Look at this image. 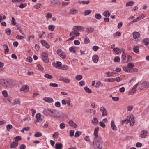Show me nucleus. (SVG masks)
I'll return each mask as SVG.
<instances>
[{
  "instance_id": "nucleus-3",
  "label": "nucleus",
  "mask_w": 149,
  "mask_h": 149,
  "mask_svg": "<svg viewBox=\"0 0 149 149\" xmlns=\"http://www.w3.org/2000/svg\"><path fill=\"white\" fill-rule=\"evenodd\" d=\"M54 116L58 118H62L64 117V114L61 111L54 110Z\"/></svg>"
},
{
  "instance_id": "nucleus-26",
  "label": "nucleus",
  "mask_w": 149,
  "mask_h": 149,
  "mask_svg": "<svg viewBox=\"0 0 149 149\" xmlns=\"http://www.w3.org/2000/svg\"><path fill=\"white\" fill-rule=\"evenodd\" d=\"M70 125L74 128H76L77 127V125L72 121L70 120L69 122Z\"/></svg>"
},
{
  "instance_id": "nucleus-41",
  "label": "nucleus",
  "mask_w": 149,
  "mask_h": 149,
  "mask_svg": "<svg viewBox=\"0 0 149 149\" xmlns=\"http://www.w3.org/2000/svg\"><path fill=\"white\" fill-rule=\"evenodd\" d=\"M85 91L88 93H92L91 90L88 88L87 87H86L84 88Z\"/></svg>"
},
{
  "instance_id": "nucleus-22",
  "label": "nucleus",
  "mask_w": 149,
  "mask_h": 149,
  "mask_svg": "<svg viewBox=\"0 0 149 149\" xmlns=\"http://www.w3.org/2000/svg\"><path fill=\"white\" fill-rule=\"evenodd\" d=\"M59 3V0H53L51 1L50 4L51 6L53 7L55 6Z\"/></svg>"
},
{
  "instance_id": "nucleus-36",
  "label": "nucleus",
  "mask_w": 149,
  "mask_h": 149,
  "mask_svg": "<svg viewBox=\"0 0 149 149\" xmlns=\"http://www.w3.org/2000/svg\"><path fill=\"white\" fill-rule=\"evenodd\" d=\"M134 3V1H130L127 2L126 4V6H132Z\"/></svg>"
},
{
  "instance_id": "nucleus-47",
  "label": "nucleus",
  "mask_w": 149,
  "mask_h": 149,
  "mask_svg": "<svg viewBox=\"0 0 149 149\" xmlns=\"http://www.w3.org/2000/svg\"><path fill=\"white\" fill-rule=\"evenodd\" d=\"M5 32L6 34L8 35L10 34L11 31L10 28H7L5 30Z\"/></svg>"
},
{
  "instance_id": "nucleus-34",
  "label": "nucleus",
  "mask_w": 149,
  "mask_h": 149,
  "mask_svg": "<svg viewBox=\"0 0 149 149\" xmlns=\"http://www.w3.org/2000/svg\"><path fill=\"white\" fill-rule=\"evenodd\" d=\"M103 15L105 17H109L110 15V14L109 11L106 10L103 13Z\"/></svg>"
},
{
  "instance_id": "nucleus-10",
  "label": "nucleus",
  "mask_w": 149,
  "mask_h": 149,
  "mask_svg": "<svg viewBox=\"0 0 149 149\" xmlns=\"http://www.w3.org/2000/svg\"><path fill=\"white\" fill-rule=\"evenodd\" d=\"M60 81H63L65 83H69L70 81V80L67 78L63 77H61L59 79Z\"/></svg>"
},
{
  "instance_id": "nucleus-8",
  "label": "nucleus",
  "mask_w": 149,
  "mask_h": 149,
  "mask_svg": "<svg viewBox=\"0 0 149 149\" xmlns=\"http://www.w3.org/2000/svg\"><path fill=\"white\" fill-rule=\"evenodd\" d=\"M57 54L62 58L64 59L66 58V55L63 51L61 49H58L57 51Z\"/></svg>"
},
{
  "instance_id": "nucleus-35",
  "label": "nucleus",
  "mask_w": 149,
  "mask_h": 149,
  "mask_svg": "<svg viewBox=\"0 0 149 149\" xmlns=\"http://www.w3.org/2000/svg\"><path fill=\"white\" fill-rule=\"evenodd\" d=\"M87 32L88 33H91L94 30V29L93 28L90 27L86 29Z\"/></svg>"
},
{
  "instance_id": "nucleus-19",
  "label": "nucleus",
  "mask_w": 149,
  "mask_h": 149,
  "mask_svg": "<svg viewBox=\"0 0 149 149\" xmlns=\"http://www.w3.org/2000/svg\"><path fill=\"white\" fill-rule=\"evenodd\" d=\"M111 127L112 129L114 131L117 130V127L116 126L114 120H112L111 123Z\"/></svg>"
},
{
  "instance_id": "nucleus-14",
  "label": "nucleus",
  "mask_w": 149,
  "mask_h": 149,
  "mask_svg": "<svg viewBox=\"0 0 149 149\" xmlns=\"http://www.w3.org/2000/svg\"><path fill=\"white\" fill-rule=\"evenodd\" d=\"M20 100L19 98L15 99L13 100V102L12 104L13 105H20Z\"/></svg>"
},
{
  "instance_id": "nucleus-55",
  "label": "nucleus",
  "mask_w": 149,
  "mask_h": 149,
  "mask_svg": "<svg viewBox=\"0 0 149 149\" xmlns=\"http://www.w3.org/2000/svg\"><path fill=\"white\" fill-rule=\"evenodd\" d=\"M55 28V26L53 25H50L48 26L49 29L52 31H53Z\"/></svg>"
},
{
  "instance_id": "nucleus-30",
  "label": "nucleus",
  "mask_w": 149,
  "mask_h": 149,
  "mask_svg": "<svg viewBox=\"0 0 149 149\" xmlns=\"http://www.w3.org/2000/svg\"><path fill=\"white\" fill-rule=\"evenodd\" d=\"M136 91V90L132 88V89L130 91H129L128 92V95H132L133 94H135Z\"/></svg>"
},
{
  "instance_id": "nucleus-31",
  "label": "nucleus",
  "mask_w": 149,
  "mask_h": 149,
  "mask_svg": "<svg viewBox=\"0 0 149 149\" xmlns=\"http://www.w3.org/2000/svg\"><path fill=\"white\" fill-rule=\"evenodd\" d=\"M142 42H143L146 45H148L149 44V38H145L142 40Z\"/></svg>"
},
{
  "instance_id": "nucleus-64",
  "label": "nucleus",
  "mask_w": 149,
  "mask_h": 149,
  "mask_svg": "<svg viewBox=\"0 0 149 149\" xmlns=\"http://www.w3.org/2000/svg\"><path fill=\"white\" fill-rule=\"evenodd\" d=\"M53 34L52 33H49L47 35V38L50 40L53 38Z\"/></svg>"
},
{
  "instance_id": "nucleus-39",
  "label": "nucleus",
  "mask_w": 149,
  "mask_h": 149,
  "mask_svg": "<svg viewBox=\"0 0 149 149\" xmlns=\"http://www.w3.org/2000/svg\"><path fill=\"white\" fill-rule=\"evenodd\" d=\"M82 76L81 75H78L76 76V79L78 80L79 81L82 79Z\"/></svg>"
},
{
  "instance_id": "nucleus-37",
  "label": "nucleus",
  "mask_w": 149,
  "mask_h": 149,
  "mask_svg": "<svg viewBox=\"0 0 149 149\" xmlns=\"http://www.w3.org/2000/svg\"><path fill=\"white\" fill-rule=\"evenodd\" d=\"M105 74L107 75L106 77H107L113 76L114 74V73L112 72H106Z\"/></svg>"
},
{
  "instance_id": "nucleus-25",
  "label": "nucleus",
  "mask_w": 149,
  "mask_h": 149,
  "mask_svg": "<svg viewBox=\"0 0 149 149\" xmlns=\"http://www.w3.org/2000/svg\"><path fill=\"white\" fill-rule=\"evenodd\" d=\"M113 50L115 53L117 54H120L121 53V51L120 49L117 47L114 48Z\"/></svg>"
},
{
  "instance_id": "nucleus-16",
  "label": "nucleus",
  "mask_w": 149,
  "mask_h": 149,
  "mask_svg": "<svg viewBox=\"0 0 149 149\" xmlns=\"http://www.w3.org/2000/svg\"><path fill=\"white\" fill-rule=\"evenodd\" d=\"M41 43L47 48H49L50 46L48 43L45 40H42L40 41Z\"/></svg>"
},
{
  "instance_id": "nucleus-54",
  "label": "nucleus",
  "mask_w": 149,
  "mask_h": 149,
  "mask_svg": "<svg viewBox=\"0 0 149 149\" xmlns=\"http://www.w3.org/2000/svg\"><path fill=\"white\" fill-rule=\"evenodd\" d=\"M42 58L47 57L48 56V54L46 52H44L42 53Z\"/></svg>"
},
{
  "instance_id": "nucleus-33",
  "label": "nucleus",
  "mask_w": 149,
  "mask_h": 149,
  "mask_svg": "<svg viewBox=\"0 0 149 149\" xmlns=\"http://www.w3.org/2000/svg\"><path fill=\"white\" fill-rule=\"evenodd\" d=\"M133 51L136 53H137L139 51V47L137 46H135L133 48Z\"/></svg>"
},
{
  "instance_id": "nucleus-28",
  "label": "nucleus",
  "mask_w": 149,
  "mask_h": 149,
  "mask_svg": "<svg viewBox=\"0 0 149 149\" xmlns=\"http://www.w3.org/2000/svg\"><path fill=\"white\" fill-rule=\"evenodd\" d=\"M78 12L77 10L75 8H72L70 10L69 13L70 14H74Z\"/></svg>"
},
{
  "instance_id": "nucleus-45",
  "label": "nucleus",
  "mask_w": 149,
  "mask_h": 149,
  "mask_svg": "<svg viewBox=\"0 0 149 149\" xmlns=\"http://www.w3.org/2000/svg\"><path fill=\"white\" fill-rule=\"evenodd\" d=\"M121 35V33L120 32L118 31L115 33L113 34L114 37H116V36H120Z\"/></svg>"
},
{
  "instance_id": "nucleus-11",
  "label": "nucleus",
  "mask_w": 149,
  "mask_h": 149,
  "mask_svg": "<svg viewBox=\"0 0 149 149\" xmlns=\"http://www.w3.org/2000/svg\"><path fill=\"white\" fill-rule=\"evenodd\" d=\"M148 132L146 130H143L141 132L140 136L141 138H145L147 136Z\"/></svg>"
},
{
  "instance_id": "nucleus-7",
  "label": "nucleus",
  "mask_w": 149,
  "mask_h": 149,
  "mask_svg": "<svg viewBox=\"0 0 149 149\" xmlns=\"http://www.w3.org/2000/svg\"><path fill=\"white\" fill-rule=\"evenodd\" d=\"M141 87L140 88L141 90H145L149 87V85L148 82H144L140 84Z\"/></svg>"
},
{
  "instance_id": "nucleus-5",
  "label": "nucleus",
  "mask_w": 149,
  "mask_h": 149,
  "mask_svg": "<svg viewBox=\"0 0 149 149\" xmlns=\"http://www.w3.org/2000/svg\"><path fill=\"white\" fill-rule=\"evenodd\" d=\"M126 120L127 123H129L130 122V125L131 126H133L134 124V116L132 114L127 117Z\"/></svg>"
},
{
  "instance_id": "nucleus-57",
  "label": "nucleus",
  "mask_w": 149,
  "mask_h": 149,
  "mask_svg": "<svg viewBox=\"0 0 149 149\" xmlns=\"http://www.w3.org/2000/svg\"><path fill=\"white\" fill-rule=\"evenodd\" d=\"M123 69L124 71L127 72H130V69L129 68H128V67H124L123 68Z\"/></svg>"
},
{
  "instance_id": "nucleus-20",
  "label": "nucleus",
  "mask_w": 149,
  "mask_h": 149,
  "mask_svg": "<svg viewBox=\"0 0 149 149\" xmlns=\"http://www.w3.org/2000/svg\"><path fill=\"white\" fill-rule=\"evenodd\" d=\"M2 46L4 50V53L5 54H7L8 53L9 51V49L8 46L5 44H3Z\"/></svg>"
},
{
  "instance_id": "nucleus-48",
  "label": "nucleus",
  "mask_w": 149,
  "mask_h": 149,
  "mask_svg": "<svg viewBox=\"0 0 149 149\" xmlns=\"http://www.w3.org/2000/svg\"><path fill=\"white\" fill-rule=\"evenodd\" d=\"M42 135V133L39 132H36L34 135V136L35 137H38L41 136Z\"/></svg>"
},
{
  "instance_id": "nucleus-32",
  "label": "nucleus",
  "mask_w": 149,
  "mask_h": 149,
  "mask_svg": "<svg viewBox=\"0 0 149 149\" xmlns=\"http://www.w3.org/2000/svg\"><path fill=\"white\" fill-rule=\"evenodd\" d=\"M105 81H107L108 82H113L115 81V78H109L105 79L104 80Z\"/></svg>"
},
{
  "instance_id": "nucleus-18",
  "label": "nucleus",
  "mask_w": 149,
  "mask_h": 149,
  "mask_svg": "<svg viewBox=\"0 0 149 149\" xmlns=\"http://www.w3.org/2000/svg\"><path fill=\"white\" fill-rule=\"evenodd\" d=\"M92 60L94 63H97L99 60V57L97 55H95L92 57Z\"/></svg>"
},
{
  "instance_id": "nucleus-24",
  "label": "nucleus",
  "mask_w": 149,
  "mask_h": 149,
  "mask_svg": "<svg viewBox=\"0 0 149 149\" xmlns=\"http://www.w3.org/2000/svg\"><path fill=\"white\" fill-rule=\"evenodd\" d=\"M133 38L134 39L139 38L140 36L139 33L137 32H134L133 33Z\"/></svg>"
},
{
  "instance_id": "nucleus-63",
  "label": "nucleus",
  "mask_w": 149,
  "mask_h": 149,
  "mask_svg": "<svg viewBox=\"0 0 149 149\" xmlns=\"http://www.w3.org/2000/svg\"><path fill=\"white\" fill-rule=\"evenodd\" d=\"M127 66L129 68H131L134 67L133 64L132 63H130L128 64Z\"/></svg>"
},
{
  "instance_id": "nucleus-60",
  "label": "nucleus",
  "mask_w": 149,
  "mask_h": 149,
  "mask_svg": "<svg viewBox=\"0 0 149 149\" xmlns=\"http://www.w3.org/2000/svg\"><path fill=\"white\" fill-rule=\"evenodd\" d=\"M59 135V133L57 132H55L53 135V136L55 138H57Z\"/></svg>"
},
{
  "instance_id": "nucleus-46",
  "label": "nucleus",
  "mask_w": 149,
  "mask_h": 149,
  "mask_svg": "<svg viewBox=\"0 0 149 149\" xmlns=\"http://www.w3.org/2000/svg\"><path fill=\"white\" fill-rule=\"evenodd\" d=\"M44 76L45 77L49 79H51L53 77L52 76L48 74H45Z\"/></svg>"
},
{
  "instance_id": "nucleus-4",
  "label": "nucleus",
  "mask_w": 149,
  "mask_h": 149,
  "mask_svg": "<svg viewBox=\"0 0 149 149\" xmlns=\"http://www.w3.org/2000/svg\"><path fill=\"white\" fill-rule=\"evenodd\" d=\"M54 112V110L49 109H45L43 111V113L45 115L49 116H52Z\"/></svg>"
},
{
  "instance_id": "nucleus-62",
  "label": "nucleus",
  "mask_w": 149,
  "mask_h": 149,
  "mask_svg": "<svg viewBox=\"0 0 149 149\" xmlns=\"http://www.w3.org/2000/svg\"><path fill=\"white\" fill-rule=\"evenodd\" d=\"M65 127V124L64 123H61L60 125V127L61 129H63Z\"/></svg>"
},
{
  "instance_id": "nucleus-42",
  "label": "nucleus",
  "mask_w": 149,
  "mask_h": 149,
  "mask_svg": "<svg viewBox=\"0 0 149 149\" xmlns=\"http://www.w3.org/2000/svg\"><path fill=\"white\" fill-rule=\"evenodd\" d=\"M41 6V4L40 3H38L35 5L34 7L36 9H38Z\"/></svg>"
},
{
  "instance_id": "nucleus-17",
  "label": "nucleus",
  "mask_w": 149,
  "mask_h": 149,
  "mask_svg": "<svg viewBox=\"0 0 149 149\" xmlns=\"http://www.w3.org/2000/svg\"><path fill=\"white\" fill-rule=\"evenodd\" d=\"M43 100L45 102L48 103H52L54 101L52 98L49 97H45L43 98Z\"/></svg>"
},
{
  "instance_id": "nucleus-21",
  "label": "nucleus",
  "mask_w": 149,
  "mask_h": 149,
  "mask_svg": "<svg viewBox=\"0 0 149 149\" xmlns=\"http://www.w3.org/2000/svg\"><path fill=\"white\" fill-rule=\"evenodd\" d=\"M91 123L94 125L96 126L98 124V120L97 118H94L91 121Z\"/></svg>"
},
{
  "instance_id": "nucleus-50",
  "label": "nucleus",
  "mask_w": 149,
  "mask_h": 149,
  "mask_svg": "<svg viewBox=\"0 0 149 149\" xmlns=\"http://www.w3.org/2000/svg\"><path fill=\"white\" fill-rule=\"evenodd\" d=\"M81 134V132L77 131L76 132L74 136L76 137H77Z\"/></svg>"
},
{
  "instance_id": "nucleus-58",
  "label": "nucleus",
  "mask_w": 149,
  "mask_h": 149,
  "mask_svg": "<svg viewBox=\"0 0 149 149\" xmlns=\"http://www.w3.org/2000/svg\"><path fill=\"white\" fill-rule=\"evenodd\" d=\"M6 128L8 131H9L10 130V129L13 128V126L11 124H8L6 125Z\"/></svg>"
},
{
  "instance_id": "nucleus-44",
  "label": "nucleus",
  "mask_w": 149,
  "mask_h": 149,
  "mask_svg": "<svg viewBox=\"0 0 149 149\" xmlns=\"http://www.w3.org/2000/svg\"><path fill=\"white\" fill-rule=\"evenodd\" d=\"M95 17L96 19L99 20L102 17L101 15L98 13L95 14Z\"/></svg>"
},
{
  "instance_id": "nucleus-6",
  "label": "nucleus",
  "mask_w": 149,
  "mask_h": 149,
  "mask_svg": "<svg viewBox=\"0 0 149 149\" xmlns=\"http://www.w3.org/2000/svg\"><path fill=\"white\" fill-rule=\"evenodd\" d=\"M84 29V27L82 26H76L73 27L72 30L77 32H79L83 31Z\"/></svg>"
},
{
  "instance_id": "nucleus-49",
  "label": "nucleus",
  "mask_w": 149,
  "mask_h": 149,
  "mask_svg": "<svg viewBox=\"0 0 149 149\" xmlns=\"http://www.w3.org/2000/svg\"><path fill=\"white\" fill-rule=\"evenodd\" d=\"M11 24L13 25H15L16 24V22L15 19L14 17H12Z\"/></svg>"
},
{
  "instance_id": "nucleus-1",
  "label": "nucleus",
  "mask_w": 149,
  "mask_h": 149,
  "mask_svg": "<svg viewBox=\"0 0 149 149\" xmlns=\"http://www.w3.org/2000/svg\"><path fill=\"white\" fill-rule=\"evenodd\" d=\"M103 142V140L101 137H99L97 138H94L93 141V144L95 149H102L100 147V144Z\"/></svg>"
},
{
  "instance_id": "nucleus-15",
  "label": "nucleus",
  "mask_w": 149,
  "mask_h": 149,
  "mask_svg": "<svg viewBox=\"0 0 149 149\" xmlns=\"http://www.w3.org/2000/svg\"><path fill=\"white\" fill-rule=\"evenodd\" d=\"M41 115L40 113H38L36 114V117L37 120L35 121V123L36 124L38 122H40L42 120V119L41 118Z\"/></svg>"
},
{
  "instance_id": "nucleus-52",
  "label": "nucleus",
  "mask_w": 149,
  "mask_h": 149,
  "mask_svg": "<svg viewBox=\"0 0 149 149\" xmlns=\"http://www.w3.org/2000/svg\"><path fill=\"white\" fill-rule=\"evenodd\" d=\"M120 58L118 56L116 57L114 59V61L116 62H118L120 61Z\"/></svg>"
},
{
  "instance_id": "nucleus-38",
  "label": "nucleus",
  "mask_w": 149,
  "mask_h": 149,
  "mask_svg": "<svg viewBox=\"0 0 149 149\" xmlns=\"http://www.w3.org/2000/svg\"><path fill=\"white\" fill-rule=\"evenodd\" d=\"M134 106L132 105H129L127 107V109L128 111H131L133 109Z\"/></svg>"
},
{
  "instance_id": "nucleus-61",
  "label": "nucleus",
  "mask_w": 149,
  "mask_h": 149,
  "mask_svg": "<svg viewBox=\"0 0 149 149\" xmlns=\"http://www.w3.org/2000/svg\"><path fill=\"white\" fill-rule=\"evenodd\" d=\"M101 84V83L100 81H98L96 82V85L95 86L96 88H97L99 87Z\"/></svg>"
},
{
  "instance_id": "nucleus-23",
  "label": "nucleus",
  "mask_w": 149,
  "mask_h": 149,
  "mask_svg": "<svg viewBox=\"0 0 149 149\" xmlns=\"http://www.w3.org/2000/svg\"><path fill=\"white\" fill-rule=\"evenodd\" d=\"M18 144V142L17 141L13 142L10 145V148H13L17 147Z\"/></svg>"
},
{
  "instance_id": "nucleus-53",
  "label": "nucleus",
  "mask_w": 149,
  "mask_h": 149,
  "mask_svg": "<svg viewBox=\"0 0 149 149\" xmlns=\"http://www.w3.org/2000/svg\"><path fill=\"white\" fill-rule=\"evenodd\" d=\"M3 95L5 97H7L8 96V93L6 90H4L2 92Z\"/></svg>"
},
{
  "instance_id": "nucleus-12",
  "label": "nucleus",
  "mask_w": 149,
  "mask_h": 149,
  "mask_svg": "<svg viewBox=\"0 0 149 149\" xmlns=\"http://www.w3.org/2000/svg\"><path fill=\"white\" fill-rule=\"evenodd\" d=\"M80 33L79 32H77L76 31H73L71 32L70 33V36H73L74 37H77L79 36Z\"/></svg>"
},
{
  "instance_id": "nucleus-59",
  "label": "nucleus",
  "mask_w": 149,
  "mask_h": 149,
  "mask_svg": "<svg viewBox=\"0 0 149 149\" xmlns=\"http://www.w3.org/2000/svg\"><path fill=\"white\" fill-rule=\"evenodd\" d=\"M90 40L87 37H86L84 39V43L86 44H87L89 43Z\"/></svg>"
},
{
  "instance_id": "nucleus-43",
  "label": "nucleus",
  "mask_w": 149,
  "mask_h": 149,
  "mask_svg": "<svg viewBox=\"0 0 149 149\" xmlns=\"http://www.w3.org/2000/svg\"><path fill=\"white\" fill-rule=\"evenodd\" d=\"M91 12V10H87L85 11L84 12V15H87L90 14Z\"/></svg>"
},
{
  "instance_id": "nucleus-56",
  "label": "nucleus",
  "mask_w": 149,
  "mask_h": 149,
  "mask_svg": "<svg viewBox=\"0 0 149 149\" xmlns=\"http://www.w3.org/2000/svg\"><path fill=\"white\" fill-rule=\"evenodd\" d=\"M50 86L52 87H57L58 86V85L56 83H51L50 84Z\"/></svg>"
},
{
  "instance_id": "nucleus-27",
  "label": "nucleus",
  "mask_w": 149,
  "mask_h": 149,
  "mask_svg": "<svg viewBox=\"0 0 149 149\" xmlns=\"http://www.w3.org/2000/svg\"><path fill=\"white\" fill-rule=\"evenodd\" d=\"M62 145L60 143H56L55 144V147L56 149H62Z\"/></svg>"
},
{
  "instance_id": "nucleus-29",
  "label": "nucleus",
  "mask_w": 149,
  "mask_h": 149,
  "mask_svg": "<svg viewBox=\"0 0 149 149\" xmlns=\"http://www.w3.org/2000/svg\"><path fill=\"white\" fill-rule=\"evenodd\" d=\"M126 58V56L125 52L124 51H123V52L122 56V58L123 59L122 60V62L123 63H125Z\"/></svg>"
},
{
  "instance_id": "nucleus-51",
  "label": "nucleus",
  "mask_w": 149,
  "mask_h": 149,
  "mask_svg": "<svg viewBox=\"0 0 149 149\" xmlns=\"http://www.w3.org/2000/svg\"><path fill=\"white\" fill-rule=\"evenodd\" d=\"M145 17V15L144 14H141L140 15L139 17H137L139 20H140Z\"/></svg>"
},
{
  "instance_id": "nucleus-13",
  "label": "nucleus",
  "mask_w": 149,
  "mask_h": 149,
  "mask_svg": "<svg viewBox=\"0 0 149 149\" xmlns=\"http://www.w3.org/2000/svg\"><path fill=\"white\" fill-rule=\"evenodd\" d=\"M29 89V86L27 85H24L22 86L21 89L20 91H24V92H28Z\"/></svg>"
},
{
  "instance_id": "nucleus-40",
  "label": "nucleus",
  "mask_w": 149,
  "mask_h": 149,
  "mask_svg": "<svg viewBox=\"0 0 149 149\" xmlns=\"http://www.w3.org/2000/svg\"><path fill=\"white\" fill-rule=\"evenodd\" d=\"M42 59L43 61L46 63H47L49 62V60L48 58V56L42 58Z\"/></svg>"
},
{
  "instance_id": "nucleus-2",
  "label": "nucleus",
  "mask_w": 149,
  "mask_h": 149,
  "mask_svg": "<svg viewBox=\"0 0 149 149\" xmlns=\"http://www.w3.org/2000/svg\"><path fill=\"white\" fill-rule=\"evenodd\" d=\"M0 85L6 88H10L12 86V82L11 80L0 79Z\"/></svg>"
},
{
  "instance_id": "nucleus-9",
  "label": "nucleus",
  "mask_w": 149,
  "mask_h": 149,
  "mask_svg": "<svg viewBox=\"0 0 149 149\" xmlns=\"http://www.w3.org/2000/svg\"><path fill=\"white\" fill-rule=\"evenodd\" d=\"M100 110L102 113V116H104L107 115V111L104 107H101Z\"/></svg>"
}]
</instances>
